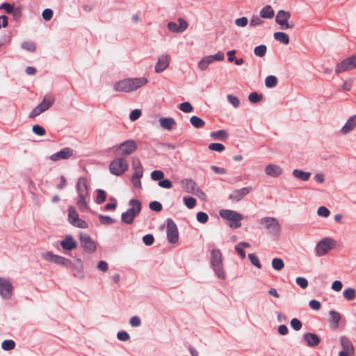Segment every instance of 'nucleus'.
<instances>
[{"label": "nucleus", "instance_id": "f257e3e1", "mask_svg": "<svg viewBox=\"0 0 356 356\" xmlns=\"http://www.w3.org/2000/svg\"><path fill=\"white\" fill-rule=\"evenodd\" d=\"M148 80L145 77L127 78L115 83L114 88L116 91L131 92L145 86Z\"/></svg>", "mask_w": 356, "mask_h": 356}, {"label": "nucleus", "instance_id": "f03ea898", "mask_svg": "<svg viewBox=\"0 0 356 356\" xmlns=\"http://www.w3.org/2000/svg\"><path fill=\"white\" fill-rule=\"evenodd\" d=\"M209 262L217 277L225 280L226 275L222 262V254L219 249L215 248L211 251Z\"/></svg>", "mask_w": 356, "mask_h": 356}, {"label": "nucleus", "instance_id": "7ed1b4c3", "mask_svg": "<svg viewBox=\"0 0 356 356\" xmlns=\"http://www.w3.org/2000/svg\"><path fill=\"white\" fill-rule=\"evenodd\" d=\"M131 208L122 214L123 222H132L134 218L138 216L141 209V204L137 200H131L129 202Z\"/></svg>", "mask_w": 356, "mask_h": 356}, {"label": "nucleus", "instance_id": "20e7f679", "mask_svg": "<svg viewBox=\"0 0 356 356\" xmlns=\"http://www.w3.org/2000/svg\"><path fill=\"white\" fill-rule=\"evenodd\" d=\"M128 162L124 158H118L112 161L109 165V170L111 174L120 176L128 169Z\"/></svg>", "mask_w": 356, "mask_h": 356}, {"label": "nucleus", "instance_id": "39448f33", "mask_svg": "<svg viewBox=\"0 0 356 356\" xmlns=\"http://www.w3.org/2000/svg\"><path fill=\"white\" fill-rule=\"evenodd\" d=\"M55 98L50 95H46L42 102L38 105L30 113V118H35L39 115L40 113L44 112L50 108V106L54 103Z\"/></svg>", "mask_w": 356, "mask_h": 356}, {"label": "nucleus", "instance_id": "423d86ee", "mask_svg": "<svg viewBox=\"0 0 356 356\" xmlns=\"http://www.w3.org/2000/svg\"><path fill=\"white\" fill-rule=\"evenodd\" d=\"M335 246V242L330 238H325L320 241L316 246L317 256L321 257L326 254Z\"/></svg>", "mask_w": 356, "mask_h": 356}, {"label": "nucleus", "instance_id": "0eeeda50", "mask_svg": "<svg viewBox=\"0 0 356 356\" xmlns=\"http://www.w3.org/2000/svg\"><path fill=\"white\" fill-rule=\"evenodd\" d=\"M41 257L43 259L58 265H61L67 267V266L70 264V259L55 254L50 251L43 252Z\"/></svg>", "mask_w": 356, "mask_h": 356}, {"label": "nucleus", "instance_id": "6e6552de", "mask_svg": "<svg viewBox=\"0 0 356 356\" xmlns=\"http://www.w3.org/2000/svg\"><path fill=\"white\" fill-rule=\"evenodd\" d=\"M290 18L291 13L289 11L280 10L277 13L275 22L280 26L282 30L293 29L294 26L293 24L289 22Z\"/></svg>", "mask_w": 356, "mask_h": 356}, {"label": "nucleus", "instance_id": "1a4fd4ad", "mask_svg": "<svg viewBox=\"0 0 356 356\" xmlns=\"http://www.w3.org/2000/svg\"><path fill=\"white\" fill-rule=\"evenodd\" d=\"M137 149V145L133 140H127L121 143L115 149L117 155L128 156L134 152Z\"/></svg>", "mask_w": 356, "mask_h": 356}, {"label": "nucleus", "instance_id": "9d476101", "mask_svg": "<svg viewBox=\"0 0 356 356\" xmlns=\"http://www.w3.org/2000/svg\"><path fill=\"white\" fill-rule=\"evenodd\" d=\"M356 67V56H351L340 62L335 68L337 74L345 71L352 70Z\"/></svg>", "mask_w": 356, "mask_h": 356}, {"label": "nucleus", "instance_id": "9b49d317", "mask_svg": "<svg viewBox=\"0 0 356 356\" xmlns=\"http://www.w3.org/2000/svg\"><path fill=\"white\" fill-rule=\"evenodd\" d=\"M13 286L7 279L0 277V296L6 300H9L13 296Z\"/></svg>", "mask_w": 356, "mask_h": 356}, {"label": "nucleus", "instance_id": "f8f14e48", "mask_svg": "<svg viewBox=\"0 0 356 356\" xmlns=\"http://www.w3.org/2000/svg\"><path fill=\"white\" fill-rule=\"evenodd\" d=\"M219 214L224 220L232 222H238L243 220V216L241 214L229 209H221Z\"/></svg>", "mask_w": 356, "mask_h": 356}, {"label": "nucleus", "instance_id": "ddd939ff", "mask_svg": "<svg viewBox=\"0 0 356 356\" xmlns=\"http://www.w3.org/2000/svg\"><path fill=\"white\" fill-rule=\"evenodd\" d=\"M167 239L170 243H176L179 241V231L176 224H167Z\"/></svg>", "mask_w": 356, "mask_h": 356}, {"label": "nucleus", "instance_id": "4468645a", "mask_svg": "<svg viewBox=\"0 0 356 356\" xmlns=\"http://www.w3.org/2000/svg\"><path fill=\"white\" fill-rule=\"evenodd\" d=\"M188 27V23L182 18L178 19V24L170 22L168 24V28L171 32L179 33L184 31Z\"/></svg>", "mask_w": 356, "mask_h": 356}, {"label": "nucleus", "instance_id": "2eb2a0df", "mask_svg": "<svg viewBox=\"0 0 356 356\" xmlns=\"http://www.w3.org/2000/svg\"><path fill=\"white\" fill-rule=\"evenodd\" d=\"M170 56L167 54H163L159 56L157 63L155 65V72L160 73L164 71L170 65Z\"/></svg>", "mask_w": 356, "mask_h": 356}, {"label": "nucleus", "instance_id": "dca6fc26", "mask_svg": "<svg viewBox=\"0 0 356 356\" xmlns=\"http://www.w3.org/2000/svg\"><path fill=\"white\" fill-rule=\"evenodd\" d=\"M80 242L82 248L88 252H94L96 249L95 243L91 240L90 237L85 234H80Z\"/></svg>", "mask_w": 356, "mask_h": 356}, {"label": "nucleus", "instance_id": "f3484780", "mask_svg": "<svg viewBox=\"0 0 356 356\" xmlns=\"http://www.w3.org/2000/svg\"><path fill=\"white\" fill-rule=\"evenodd\" d=\"M67 268H71L74 271V277L79 279H83L84 277L83 266L80 259H76V264L70 261V264L67 266Z\"/></svg>", "mask_w": 356, "mask_h": 356}, {"label": "nucleus", "instance_id": "a211bd4d", "mask_svg": "<svg viewBox=\"0 0 356 356\" xmlns=\"http://www.w3.org/2000/svg\"><path fill=\"white\" fill-rule=\"evenodd\" d=\"M73 151L69 147L62 149L60 151L51 154L49 159L52 161H57L60 159H67L72 156Z\"/></svg>", "mask_w": 356, "mask_h": 356}, {"label": "nucleus", "instance_id": "6ab92c4d", "mask_svg": "<svg viewBox=\"0 0 356 356\" xmlns=\"http://www.w3.org/2000/svg\"><path fill=\"white\" fill-rule=\"evenodd\" d=\"M251 191L252 188L250 186L235 190L230 194L229 199L232 202H238L239 200L243 199L247 194H248Z\"/></svg>", "mask_w": 356, "mask_h": 356}, {"label": "nucleus", "instance_id": "aec40b11", "mask_svg": "<svg viewBox=\"0 0 356 356\" xmlns=\"http://www.w3.org/2000/svg\"><path fill=\"white\" fill-rule=\"evenodd\" d=\"M60 245L63 250L70 251L77 247V242L71 235H66L60 241Z\"/></svg>", "mask_w": 356, "mask_h": 356}, {"label": "nucleus", "instance_id": "412c9836", "mask_svg": "<svg viewBox=\"0 0 356 356\" xmlns=\"http://www.w3.org/2000/svg\"><path fill=\"white\" fill-rule=\"evenodd\" d=\"M181 185L184 190L187 193H195L199 188L196 183L191 179H184L181 181Z\"/></svg>", "mask_w": 356, "mask_h": 356}, {"label": "nucleus", "instance_id": "4be33fe9", "mask_svg": "<svg viewBox=\"0 0 356 356\" xmlns=\"http://www.w3.org/2000/svg\"><path fill=\"white\" fill-rule=\"evenodd\" d=\"M303 339L306 341L307 345L309 347L317 346L321 341L318 336L314 333L308 332L303 335Z\"/></svg>", "mask_w": 356, "mask_h": 356}, {"label": "nucleus", "instance_id": "5701e85b", "mask_svg": "<svg viewBox=\"0 0 356 356\" xmlns=\"http://www.w3.org/2000/svg\"><path fill=\"white\" fill-rule=\"evenodd\" d=\"M76 191L79 195H89L88 186L85 178L81 177L78 179Z\"/></svg>", "mask_w": 356, "mask_h": 356}, {"label": "nucleus", "instance_id": "b1692460", "mask_svg": "<svg viewBox=\"0 0 356 356\" xmlns=\"http://www.w3.org/2000/svg\"><path fill=\"white\" fill-rule=\"evenodd\" d=\"M265 172L269 176L276 177L282 174V169L277 165L270 164L266 167Z\"/></svg>", "mask_w": 356, "mask_h": 356}, {"label": "nucleus", "instance_id": "393cba45", "mask_svg": "<svg viewBox=\"0 0 356 356\" xmlns=\"http://www.w3.org/2000/svg\"><path fill=\"white\" fill-rule=\"evenodd\" d=\"M90 202V195H79L77 200V207L81 211H87L89 209L88 203Z\"/></svg>", "mask_w": 356, "mask_h": 356}, {"label": "nucleus", "instance_id": "a878e982", "mask_svg": "<svg viewBox=\"0 0 356 356\" xmlns=\"http://www.w3.org/2000/svg\"><path fill=\"white\" fill-rule=\"evenodd\" d=\"M356 127V115L350 117L341 128V132L343 134H346L351 131Z\"/></svg>", "mask_w": 356, "mask_h": 356}, {"label": "nucleus", "instance_id": "bb28decb", "mask_svg": "<svg viewBox=\"0 0 356 356\" xmlns=\"http://www.w3.org/2000/svg\"><path fill=\"white\" fill-rule=\"evenodd\" d=\"M340 342H341V346L343 348V350H346L348 353H350V354H354V353H355L354 346H353L352 342L350 341V340L348 337H344V336L341 337Z\"/></svg>", "mask_w": 356, "mask_h": 356}, {"label": "nucleus", "instance_id": "cd10ccee", "mask_svg": "<svg viewBox=\"0 0 356 356\" xmlns=\"http://www.w3.org/2000/svg\"><path fill=\"white\" fill-rule=\"evenodd\" d=\"M161 126L168 131L172 129L176 122L173 118H163L159 120Z\"/></svg>", "mask_w": 356, "mask_h": 356}, {"label": "nucleus", "instance_id": "c85d7f7f", "mask_svg": "<svg viewBox=\"0 0 356 356\" xmlns=\"http://www.w3.org/2000/svg\"><path fill=\"white\" fill-rule=\"evenodd\" d=\"M259 15L264 19H272L274 16V10L270 6L267 5L260 10Z\"/></svg>", "mask_w": 356, "mask_h": 356}, {"label": "nucleus", "instance_id": "c756f323", "mask_svg": "<svg viewBox=\"0 0 356 356\" xmlns=\"http://www.w3.org/2000/svg\"><path fill=\"white\" fill-rule=\"evenodd\" d=\"M273 37L277 41L285 45L288 44L290 41L289 35L284 32H276L273 34Z\"/></svg>", "mask_w": 356, "mask_h": 356}, {"label": "nucleus", "instance_id": "7c9ffc66", "mask_svg": "<svg viewBox=\"0 0 356 356\" xmlns=\"http://www.w3.org/2000/svg\"><path fill=\"white\" fill-rule=\"evenodd\" d=\"M293 175L300 180L307 181L311 176V173L296 169L293 171Z\"/></svg>", "mask_w": 356, "mask_h": 356}, {"label": "nucleus", "instance_id": "2f4dec72", "mask_svg": "<svg viewBox=\"0 0 356 356\" xmlns=\"http://www.w3.org/2000/svg\"><path fill=\"white\" fill-rule=\"evenodd\" d=\"M68 216L69 218L72 220L71 222H76V221H79V222H84V221L79 220L77 211L72 207H69Z\"/></svg>", "mask_w": 356, "mask_h": 356}, {"label": "nucleus", "instance_id": "473e14b6", "mask_svg": "<svg viewBox=\"0 0 356 356\" xmlns=\"http://www.w3.org/2000/svg\"><path fill=\"white\" fill-rule=\"evenodd\" d=\"M190 122L195 128H202L205 125V122L196 115L192 116Z\"/></svg>", "mask_w": 356, "mask_h": 356}, {"label": "nucleus", "instance_id": "72a5a7b5", "mask_svg": "<svg viewBox=\"0 0 356 356\" xmlns=\"http://www.w3.org/2000/svg\"><path fill=\"white\" fill-rule=\"evenodd\" d=\"M212 63V59L209 56L204 57L198 63V67L200 70H205L208 66Z\"/></svg>", "mask_w": 356, "mask_h": 356}, {"label": "nucleus", "instance_id": "f704fd0d", "mask_svg": "<svg viewBox=\"0 0 356 356\" xmlns=\"http://www.w3.org/2000/svg\"><path fill=\"white\" fill-rule=\"evenodd\" d=\"M211 136L218 140H225L228 137V134L225 130H219L217 131L212 132Z\"/></svg>", "mask_w": 356, "mask_h": 356}, {"label": "nucleus", "instance_id": "c9c22d12", "mask_svg": "<svg viewBox=\"0 0 356 356\" xmlns=\"http://www.w3.org/2000/svg\"><path fill=\"white\" fill-rule=\"evenodd\" d=\"M343 296L348 300H353L356 296V291L353 288L346 289L343 292Z\"/></svg>", "mask_w": 356, "mask_h": 356}, {"label": "nucleus", "instance_id": "e433bc0d", "mask_svg": "<svg viewBox=\"0 0 356 356\" xmlns=\"http://www.w3.org/2000/svg\"><path fill=\"white\" fill-rule=\"evenodd\" d=\"M277 79L275 76H268L265 79V85L267 88H274L277 86Z\"/></svg>", "mask_w": 356, "mask_h": 356}, {"label": "nucleus", "instance_id": "4c0bfd02", "mask_svg": "<svg viewBox=\"0 0 356 356\" xmlns=\"http://www.w3.org/2000/svg\"><path fill=\"white\" fill-rule=\"evenodd\" d=\"M284 266V261L280 258H274L272 260V267L276 270H281Z\"/></svg>", "mask_w": 356, "mask_h": 356}, {"label": "nucleus", "instance_id": "58836bf2", "mask_svg": "<svg viewBox=\"0 0 356 356\" xmlns=\"http://www.w3.org/2000/svg\"><path fill=\"white\" fill-rule=\"evenodd\" d=\"M267 51L266 46L264 44H261L259 46L256 47L254 49V53L257 56L263 57L266 55Z\"/></svg>", "mask_w": 356, "mask_h": 356}, {"label": "nucleus", "instance_id": "ea45409f", "mask_svg": "<svg viewBox=\"0 0 356 356\" xmlns=\"http://www.w3.org/2000/svg\"><path fill=\"white\" fill-rule=\"evenodd\" d=\"M248 259L252 265H254L259 269L261 268V264L259 261V258L257 257V256L255 254H254V253L249 254Z\"/></svg>", "mask_w": 356, "mask_h": 356}, {"label": "nucleus", "instance_id": "a19ab883", "mask_svg": "<svg viewBox=\"0 0 356 356\" xmlns=\"http://www.w3.org/2000/svg\"><path fill=\"white\" fill-rule=\"evenodd\" d=\"M97 193L96 202L99 204L103 203L106 199V192L102 189H98Z\"/></svg>", "mask_w": 356, "mask_h": 356}, {"label": "nucleus", "instance_id": "79ce46f5", "mask_svg": "<svg viewBox=\"0 0 356 356\" xmlns=\"http://www.w3.org/2000/svg\"><path fill=\"white\" fill-rule=\"evenodd\" d=\"M15 346V343L13 340H4L1 343V348L4 350H11Z\"/></svg>", "mask_w": 356, "mask_h": 356}, {"label": "nucleus", "instance_id": "37998d69", "mask_svg": "<svg viewBox=\"0 0 356 356\" xmlns=\"http://www.w3.org/2000/svg\"><path fill=\"white\" fill-rule=\"evenodd\" d=\"M330 315L331 316V321L333 323H334V327H337L339 326V323L341 318V315L335 312V311H330Z\"/></svg>", "mask_w": 356, "mask_h": 356}, {"label": "nucleus", "instance_id": "c03bdc74", "mask_svg": "<svg viewBox=\"0 0 356 356\" xmlns=\"http://www.w3.org/2000/svg\"><path fill=\"white\" fill-rule=\"evenodd\" d=\"M179 108L184 113H191L193 111L192 105L188 102L180 104Z\"/></svg>", "mask_w": 356, "mask_h": 356}, {"label": "nucleus", "instance_id": "a18cd8bd", "mask_svg": "<svg viewBox=\"0 0 356 356\" xmlns=\"http://www.w3.org/2000/svg\"><path fill=\"white\" fill-rule=\"evenodd\" d=\"M209 149L212 151H216L218 152H222L225 150V146L221 143H211L209 145Z\"/></svg>", "mask_w": 356, "mask_h": 356}, {"label": "nucleus", "instance_id": "49530a36", "mask_svg": "<svg viewBox=\"0 0 356 356\" xmlns=\"http://www.w3.org/2000/svg\"><path fill=\"white\" fill-rule=\"evenodd\" d=\"M164 177V173L161 170H154L151 173V178L154 181H161Z\"/></svg>", "mask_w": 356, "mask_h": 356}, {"label": "nucleus", "instance_id": "de8ad7c7", "mask_svg": "<svg viewBox=\"0 0 356 356\" xmlns=\"http://www.w3.org/2000/svg\"><path fill=\"white\" fill-rule=\"evenodd\" d=\"M261 17L258 15H253L250 19V25L251 26H256L261 25L264 23V21L261 19Z\"/></svg>", "mask_w": 356, "mask_h": 356}, {"label": "nucleus", "instance_id": "09e8293b", "mask_svg": "<svg viewBox=\"0 0 356 356\" xmlns=\"http://www.w3.org/2000/svg\"><path fill=\"white\" fill-rule=\"evenodd\" d=\"M22 47L29 51H34L36 49L35 43L33 42H24L22 44Z\"/></svg>", "mask_w": 356, "mask_h": 356}, {"label": "nucleus", "instance_id": "8fccbe9b", "mask_svg": "<svg viewBox=\"0 0 356 356\" xmlns=\"http://www.w3.org/2000/svg\"><path fill=\"white\" fill-rule=\"evenodd\" d=\"M296 282L302 289H305L308 286V281L303 277H298L296 279Z\"/></svg>", "mask_w": 356, "mask_h": 356}, {"label": "nucleus", "instance_id": "3c124183", "mask_svg": "<svg viewBox=\"0 0 356 356\" xmlns=\"http://www.w3.org/2000/svg\"><path fill=\"white\" fill-rule=\"evenodd\" d=\"M262 99V95H259L257 92H254L250 94L248 99L252 103H257Z\"/></svg>", "mask_w": 356, "mask_h": 356}, {"label": "nucleus", "instance_id": "603ef678", "mask_svg": "<svg viewBox=\"0 0 356 356\" xmlns=\"http://www.w3.org/2000/svg\"><path fill=\"white\" fill-rule=\"evenodd\" d=\"M184 202L186 206L189 209L193 208L196 204V200L192 197H184Z\"/></svg>", "mask_w": 356, "mask_h": 356}, {"label": "nucleus", "instance_id": "864d4df0", "mask_svg": "<svg viewBox=\"0 0 356 356\" xmlns=\"http://www.w3.org/2000/svg\"><path fill=\"white\" fill-rule=\"evenodd\" d=\"M290 324L292 328L294 329L296 331H299L302 327L301 321L296 318H293L291 321Z\"/></svg>", "mask_w": 356, "mask_h": 356}, {"label": "nucleus", "instance_id": "5fc2aeb1", "mask_svg": "<svg viewBox=\"0 0 356 356\" xmlns=\"http://www.w3.org/2000/svg\"><path fill=\"white\" fill-rule=\"evenodd\" d=\"M149 207L151 210L154 211H161L162 210V204L157 201L151 202L149 204Z\"/></svg>", "mask_w": 356, "mask_h": 356}, {"label": "nucleus", "instance_id": "6e6d98bb", "mask_svg": "<svg viewBox=\"0 0 356 356\" xmlns=\"http://www.w3.org/2000/svg\"><path fill=\"white\" fill-rule=\"evenodd\" d=\"M266 229L270 233L277 234L280 230L279 224H266Z\"/></svg>", "mask_w": 356, "mask_h": 356}, {"label": "nucleus", "instance_id": "4d7b16f0", "mask_svg": "<svg viewBox=\"0 0 356 356\" xmlns=\"http://www.w3.org/2000/svg\"><path fill=\"white\" fill-rule=\"evenodd\" d=\"M32 130L33 132L38 136H44L46 134L45 129L38 124L34 125Z\"/></svg>", "mask_w": 356, "mask_h": 356}, {"label": "nucleus", "instance_id": "13d9d810", "mask_svg": "<svg viewBox=\"0 0 356 356\" xmlns=\"http://www.w3.org/2000/svg\"><path fill=\"white\" fill-rule=\"evenodd\" d=\"M0 9H3L6 13L10 14L13 12L14 5L4 2L0 6Z\"/></svg>", "mask_w": 356, "mask_h": 356}, {"label": "nucleus", "instance_id": "bf43d9fd", "mask_svg": "<svg viewBox=\"0 0 356 356\" xmlns=\"http://www.w3.org/2000/svg\"><path fill=\"white\" fill-rule=\"evenodd\" d=\"M228 102L234 107L237 108L239 106L240 102L239 99L232 95H227Z\"/></svg>", "mask_w": 356, "mask_h": 356}, {"label": "nucleus", "instance_id": "052dcab7", "mask_svg": "<svg viewBox=\"0 0 356 356\" xmlns=\"http://www.w3.org/2000/svg\"><path fill=\"white\" fill-rule=\"evenodd\" d=\"M117 338L120 341H126L130 339V336L126 331H120L117 334Z\"/></svg>", "mask_w": 356, "mask_h": 356}, {"label": "nucleus", "instance_id": "680f3d73", "mask_svg": "<svg viewBox=\"0 0 356 356\" xmlns=\"http://www.w3.org/2000/svg\"><path fill=\"white\" fill-rule=\"evenodd\" d=\"M141 114L142 113L140 110L135 109L131 112L129 115V119L132 122L136 121L140 117Z\"/></svg>", "mask_w": 356, "mask_h": 356}, {"label": "nucleus", "instance_id": "e2e57ef3", "mask_svg": "<svg viewBox=\"0 0 356 356\" xmlns=\"http://www.w3.org/2000/svg\"><path fill=\"white\" fill-rule=\"evenodd\" d=\"M154 241V238L152 234H146L143 237V242L146 245L149 246V245H152Z\"/></svg>", "mask_w": 356, "mask_h": 356}, {"label": "nucleus", "instance_id": "0e129e2a", "mask_svg": "<svg viewBox=\"0 0 356 356\" xmlns=\"http://www.w3.org/2000/svg\"><path fill=\"white\" fill-rule=\"evenodd\" d=\"M248 23V18L243 17L235 20V24L238 27H245Z\"/></svg>", "mask_w": 356, "mask_h": 356}, {"label": "nucleus", "instance_id": "69168bd1", "mask_svg": "<svg viewBox=\"0 0 356 356\" xmlns=\"http://www.w3.org/2000/svg\"><path fill=\"white\" fill-rule=\"evenodd\" d=\"M42 15L45 21H49L53 17V11L51 9L46 8L43 10Z\"/></svg>", "mask_w": 356, "mask_h": 356}, {"label": "nucleus", "instance_id": "338daca9", "mask_svg": "<svg viewBox=\"0 0 356 356\" xmlns=\"http://www.w3.org/2000/svg\"><path fill=\"white\" fill-rule=\"evenodd\" d=\"M129 323L132 327H137L140 325L141 321L138 316H134L130 318Z\"/></svg>", "mask_w": 356, "mask_h": 356}, {"label": "nucleus", "instance_id": "774afa93", "mask_svg": "<svg viewBox=\"0 0 356 356\" xmlns=\"http://www.w3.org/2000/svg\"><path fill=\"white\" fill-rule=\"evenodd\" d=\"M97 269L101 272H106L108 269V265L105 261H100L97 265Z\"/></svg>", "mask_w": 356, "mask_h": 356}]
</instances>
